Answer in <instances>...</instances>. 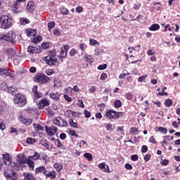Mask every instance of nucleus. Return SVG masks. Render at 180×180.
<instances>
[{"label": "nucleus", "instance_id": "obj_11", "mask_svg": "<svg viewBox=\"0 0 180 180\" xmlns=\"http://www.w3.org/2000/svg\"><path fill=\"white\" fill-rule=\"evenodd\" d=\"M0 75H6V77H9V78L15 77L13 72H11V70L4 68H0Z\"/></svg>", "mask_w": 180, "mask_h": 180}, {"label": "nucleus", "instance_id": "obj_18", "mask_svg": "<svg viewBox=\"0 0 180 180\" xmlns=\"http://www.w3.org/2000/svg\"><path fill=\"white\" fill-rule=\"evenodd\" d=\"M41 143L44 147H45V148H46V150L53 149V145L51 143H49V141L46 140H42Z\"/></svg>", "mask_w": 180, "mask_h": 180}, {"label": "nucleus", "instance_id": "obj_54", "mask_svg": "<svg viewBox=\"0 0 180 180\" xmlns=\"http://www.w3.org/2000/svg\"><path fill=\"white\" fill-rule=\"evenodd\" d=\"M2 40L6 41V34H5L4 33L0 34V41Z\"/></svg>", "mask_w": 180, "mask_h": 180}, {"label": "nucleus", "instance_id": "obj_40", "mask_svg": "<svg viewBox=\"0 0 180 180\" xmlns=\"http://www.w3.org/2000/svg\"><path fill=\"white\" fill-rule=\"evenodd\" d=\"M54 26H56V22H50L48 24V27H49V31L51 32V30L54 27Z\"/></svg>", "mask_w": 180, "mask_h": 180}, {"label": "nucleus", "instance_id": "obj_7", "mask_svg": "<svg viewBox=\"0 0 180 180\" xmlns=\"http://www.w3.org/2000/svg\"><path fill=\"white\" fill-rule=\"evenodd\" d=\"M105 115L108 119H119V117L120 115H122V112L109 110L107 111Z\"/></svg>", "mask_w": 180, "mask_h": 180}, {"label": "nucleus", "instance_id": "obj_14", "mask_svg": "<svg viewBox=\"0 0 180 180\" xmlns=\"http://www.w3.org/2000/svg\"><path fill=\"white\" fill-rule=\"evenodd\" d=\"M50 105V101L42 98L38 103V108L39 109H44L45 106H49Z\"/></svg>", "mask_w": 180, "mask_h": 180}, {"label": "nucleus", "instance_id": "obj_64", "mask_svg": "<svg viewBox=\"0 0 180 180\" xmlns=\"http://www.w3.org/2000/svg\"><path fill=\"white\" fill-rule=\"evenodd\" d=\"M125 168H126V169L131 170V169H133V166H131V165H130L129 163H127L125 165Z\"/></svg>", "mask_w": 180, "mask_h": 180}, {"label": "nucleus", "instance_id": "obj_51", "mask_svg": "<svg viewBox=\"0 0 180 180\" xmlns=\"http://www.w3.org/2000/svg\"><path fill=\"white\" fill-rule=\"evenodd\" d=\"M106 68H108V65L106 64H104V65H100L98 67V70H106Z\"/></svg>", "mask_w": 180, "mask_h": 180}, {"label": "nucleus", "instance_id": "obj_34", "mask_svg": "<svg viewBox=\"0 0 180 180\" xmlns=\"http://www.w3.org/2000/svg\"><path fill=\"white\" fill-rule=\"evenodd\" d=\"M45 176H47L48 178H56V172H51L48 173L46 171V174H45Z\"/></svg>", "mask_w": 180, "mask_h": 180}, {"label": "nucleus", "instance_id": "obj_56", "mask_svg": "<svg viewBox=\"0 0 180 180\" xmlns=\"http://www.w3.org/2000/svg\"><path fill=\"white\" fill-rule=\"evenodd\" d=\"M148 56H154L155 54V51L153 49H149L147 52Z\"/></svg>", "mask_w": 180, "mask_h": 180}, {"label": "nucleus", "instance_id": "obj_29", "mask_svg": "<svg viewBox=\"0 0 180 180\" xmlns=\"http://www.w3.org/2000/svg\"><path fill=\"white\" fill-rule=\"evenodd\" d=\"M27 9H28L30 12H32L33 9H34V5L33 4V2L30 1L27 4Z\"/></svg>", "mask_w": 180, "mask_h": 180}, {"label": "nucleus", "instance_id": "obj_44", "mask_svg": "<svg viewBox=\"0 0 180 180\" xmlns=\"http://www.w3.org/2000/svg\"><path fill=\"white\" fill-rule=\"evenodd\" d=\"M129 72H123V73H121L119 76V78L120 79H124L126 78V76L127 75H129Z\"/></svg>", "mask_w": 180, "mask_h": 180}, {"label": "nucleus", "instance_id": "obj_12", "mask_svg": "<svg viewBox=\"0 0 180 180\" xmlns=\"http://www.w3.org/2000/svg\"><path fill=\"white\" fill-rule=\"evenodd\" d=\"M32 94L34 96V101H36V99H40V98H43V94L37 91V86H34L32 88Z\"/></svg>", "mask_w": 180, "mask_h": 180}, {"label": "nucleus", "instance_id": "obj_2", "mask_svg": "<svg viewBox=\"0 0 180 180\" xmlns=\"http://www.w3.org/2000/svg\"><path fill=\"white\" fill-rule=\"evenodd\" d=\"M13 102L18 106H25L27 103L26 96L22 94H17L14 96Z\"/></svg>", "mask_w": 180, "mask_h": 180}, {"label": "nucleus", "instance_id": "obj_45", "mask_svg": "<svg viewBox=\"0 0 180 180\" xmlns=\"http://www.w3.org/2000/svg\"><path fill=\"white\" fill-rule=\"evenodd\" d=\"M100 79L101 81H105V79H108V75L106 73H102Z\"/></svg>", "mask_w": 180, "mask_h": 180}, {"label": "nucleus", "instance_id": "obj_1", "mask_svg": "<svg viewBox=\"0 0 180 180\" xmlns=\"http://www.w3.org/2000/svg\"><path fill=\"white\" fill-rule=\"evenodd\" d=\"M12 18L8 15H2L0 17L1 29H9L12 27Z\"/></svg>", "mask_w": 180, "mask_h": 180}, {"label": "nucleus", "instance_id": "obj_59", "mask_svg": "<svg viewBox=\"0 0 180 180\" xmlns=\"http://www.w3.org/2000/svg\"><path fill=\"white\" fill-rule=\"evenodd\" d=\"M70 134L71 136H73L74 137H78V134H77V132L75 130H71L70 131Z\"/></svg>", "mask_w": 180, "mask_h": 180}, {"label": "nucleus", "instance_id": "obj_19", "mask_svg": "<svg viewBox=\"0 0 180 180\" xmlns=\"http://www.w3.org/2000/svg\"><path fill=\"white\" fill-rule=\"evenodd\" d=\"M6 53L8 55V57H13L14 58L16 57V51L12 48L7 49Z\"/></svg>", "mask_w": 180, "mask_h": 180}, {"label": "nucleus", "instance_id": "obj_21", "mask_svg": "<svg viewBox=\"0 0 180 180\" xmlns=\"http://www.w3.org/2000/svg\"><path fill=\"white\" fill-rule=\"evenodd\" d=\"M26 32L27 36L28 37H33L34 36H36V34H37V32L36 31V30L29 28L26 30Z\"/></svg>", "mask_w": 180, "mask_h": 180}, {"label": "nucleus", "instance_id": "obj_22", "mask_svg": "<svg viewBox=\"0 0 180 180\" xmlns=\"http://www.w3.org/2000/svg\"><path fill=\"white\" fill-rule=\"evenodd\" d=\"M49 97L54 101H60V94L58 92L50 94Z\"/></svg>", "mask_w": 180, "mask_h": 180}, {"label": "nucleus", "instance_id": "obj_55", "mask_svg": "<svg viewBox=\"0 0 180 180\" xmlns=\"http://www.w3.org/2000/svg\"><path fill=\"white\" fill-rule=\"evenodd\" d=\"M89 41L90 46H95V44H99V43H98L95 39H90Z\"/></svg>", "mask_w": 180, "mask_h": 180}, {"label": "nucleus", "instance_id": "obj_16", "mask_svg": "<svg viewBox=\"0 0 180 180\" xmlns=\"http://www.w3.org/2000/svg\"><path fill=\"white\" fill-rule=\"evenodd\" d=\"M41 173L44 174V175L47 174V170L46 169V167L44 166H41L35 169V174H41Z\"/></svg>", "mask_w": 180, "mask_h": 180}, {"label": "nucleus", "instance_id": "obj_48", "mask_svg": "<svg viewBox=\"0 0 180 180\" xmlns=\"http://www.w3.org/2000/svg\"><path fill=\"white\" fill-rule=\"evenodd\" d=\"M165 105L167 108H169V106H172V100L167 99L165 102Z\"/></svg>", "mask_w": 180, "mask_h": 180}, {"label": "nucleus", "instance_id": "obj_57", "mask_svg": "<svg viewBox=\"0 0 180 180\" xmlns=\"http://www.w3.org/2000/svg\"><path fill=\"white\" fill-rule=\"evenodd\" d=\"M147 151H148V148L147 147V146L143 145L142 146V148H141V152L142 153H147Z\"/></svg>", "mask_w": 180, "mask_h": 180}, {"label": "nucleus", "instance_id": "obj_63", "mask_svg": "<svg viewBox=\"0 0 180 180\" xmlns=\"http://www.w3.org/2000/svg\"><path fill=\"white\" fill-rule=\"evenodd\" d=\"M46 74L47 75H53V70L52 69H46Z\"/></svg>", "mask_w": 180, "mask_h": 180}, {"label": "nucleus", "instance_id": "obj_15", "mask_svg": "<svg viewBox=\"0 0 180 180\" xmlns=\"http://www.w3.org/2000/svg\"><path fill=\"white\" fill-rule=\"evenodd\" d=\"M98 168L102 171V172H110L109 165H106V163L105 162L98 164Z\"/></svg>", "mask_w": 180, "mask_h": 180}, {"label": "nucleus", "instance_id": "obj_3", "mask_svg": "<svg viewBox=\"0 0 180 180\" xmlns=\"http://www.w3.org/2000/svg\"><path fill=\"white\" fill-rule=\"evenodd\" d=\"M26 164V160L19 155L17 157V162H11L10 165L14 169H18L19 167H23V165Z\"/></svg>", "mask_w": 180, "mask_h": 180}, {"label": "nucleus", "instance_id": "obj_43", "mask_svg": "<svg viewBox=\"0 0 180 180\" xmlns=\"http://www.w3.org/2000/svg\"><path fill=\"white\" fill-rule=\"evenodd\" d=\"M33 43H35V44H37L39 41H41V36L38 35L34 40H32Z\"/></svg>", "mask_w": 180, "mask_h": 180}, {"label": "nucleus", "instance_id": "obj_4", "mask_svg": "<svg viewBox=\"0 0 180 180\" xmlns=\"http://www.w3.org/2000/svg\"><path fill=\"white\" fill-rule=\"evenodd\" d=\"M36 82H39L41 85H44L47 82H50V77L45 75H39L35 77Z\"/></svg>", "mask_w": 180, "mask_h": 180}, {"label": "nucleus", "instance_id": "obj_23", "mask_svg": "<svg viewBox=\"0 0 180 180\" xmlns=\"http://www.w3.org/2000/svg\"><path fill=\"white\" fill-rule=\"evenodd\" d=\"M30 158V156H28L27 160V164L30 167V168H31V169H34V162H33Z\"/></svg>", "mask_w": 180, "mask_h": 180}, {"label": "nucleus", "instance_id": "obj_10", "mask_svg": "<svg viewBox=\"0 0 180 180\" xmlns=\"http://www.w3.org/2000/svg\"><path fill=\"white\" fill-rule=\"evenodd\" d=\"M6 36V41H10V43H15V39H16V34L13 31H10Z\"/></svg>", "mask_w": 180, "mask_h": 180}, {"label": "nucleus", "instance_id": "obj_58", "mask_svg": "<svg viewBox=\"0 0 180 180\" xmlns=\"http://www.w3.org/2000/svg\"><path fill=\"white\" fill-rule=\"evenodd\" d=\"M84 115H85V117H87V118L91 117V112L86 110H84Z\"/></svg>", "mask_w": 180, "mask_h": 180}, {"label": "nucleus", "instance_id": "obj_62", "mask_svg": "<svg viewBox=\"0 0 180 180\" xmlns=\"http://www.w3.org/2000/svg\"><path fill=\"white\" fill-rule=\"evenodd\" d=\"M64 98L68 102H71L72 101V98L71 97L68 96V95L65 94L64 95Z\"/></svg>", "mask_w": 180, "mask_h": 180}, {"label": "nucleus", "instance_id": "obj_53", "mask_svg": "<svg viewBox=\"0 0 180 180\" xmlns=\"http://www.w3.org/2000/svg\"><path fill=\"white\" fill-rule=\"evenodd\" d=\"M89 92H90V94H95V92H96V86H92L89 89Z\"/></svg>", "mask_w": 180, "mask_h": 180}, {"label": "nucleus", "instance_id": "obj_35", "mask_svg": "<svg viewBox=\"0 0 180 180\" xmlns=\"http://www.w3.org/2000/svg\"><path fill=\"white\" fill-rule=\"evenodd\" d=\"M27 51L30 54H34V53H36V48L34 47V46H30L28 47Z\"/></svg>", "mask_w": 180, "mask_h": 180}, {"label": "nucleus", "instance_id": "obj_52", "mask_svg": "<svg viewBox=\"0 0 180 180\" xmlns=\"http://www.w3.org/2000/svg\"><path fill=\"white\" fill-rule=\"evenodd\" d=\"M69 54H70V56H71V57H74V56H75V54H77V50H75V49H71L70 50V53H69Z\"/></svg>", "mask_w": 180, "mask_h": 180}, {"label": "nucleus", "instance_id": "obj_46", "mask_svg": "<svg viewBox=\"0 0 180 180\" xmlns=\"http://www.w3.org/2000/svg\"><path fill=\"white\" fill-rule=\"evenodd\" d=\"M148 75H142L141 77H139L138 81L139 82H144L146 78H147Z\"/></svg>", "mask_w": 180, "mask_h": 180}, {"label": "nucleus", "instance_id": "obj_32", "mask_svg": "<svg viewBox=\"0 0 180 180\" xmlns=\"http://www.w3.org/2000/svg\"><path fill=\"white\" fill-rule=\"evenodd\" d=\"M130 133L132 134H139V129L136 127H133L129 130Z\"/></svg>", "mask_w": 180, "mask_h": 180}, {"label": "nucleus", "instance_id": "obj_25", "mask_svg": "<svg viewBox=\"0 0 180 180\" xmlns=\"http://www.w3.org/2000/svg\"><path fill=\"white\" fill-rule=\"evenodd\" d=\"M155 131H160L161 133H163V134H167V133L168 132V129L162 127L155 128Z\"/></svg>", "mask_w": 180, "mask_h": 180}, {"label": "nucleus", "instance_id": "obj_49", "mask_svg": "<svg viewBox=\"0 0 180 180\" xmlns=\"http://www.w3.org/2000/svg\"><path fill=\"white\" fill-rule=\"evenodd\" d=\"M149 143H152L153 144H157V141H155V138L153 136H151L149 138Z\"/></svg>", "mask_w": 180, "mask_h": 180}, {"label": "nucleus", "instance_id": "obj_37", "mask_svg": "<svg viewBox=\"0 0 180 180\" xmlns=\"http://www.w3.org/2000/svg\"><path fill=\"white\" fill-rule=\"evenodd\" d=\"M54 168L55 169L60 171V169H63V165H61L60 163H55Z\"/></svg>", "mask_w": 180, "mask_h": 180}, {"label": "nucleus", "instance_id": "obj_28", "mask_svg": "<svg viewBox=\"0 0 180 180\" xmlns=\"http://www.w3.org/2000/svg\"><path fill=\"white\" fill-rule=\"evenodd\" d=\"M86 148L88 147V143H86V141L82 140L79 142V148Z\"/></svg>", "mask_w": 180, "mask_h": 180}, {"label": "nucleus", "instance_id": "obj_13", "mask_svg": "<svg viewBox=\"0 0 180 180\" xmlns=\"http://www.w3.org/2000/svg\"><path fill=\"white\" fill-rule=\"evenodd\" d=\"M2 160L6 165H11V162L12 161V158L8 153L2 154Z\"/></svg>", "mask_w": 180, "mask_h": 180}, {"label": "nucleus", "instance_id": "obj_5", "mask_svg": "<svg viewBox=\"0 0 180 180\" xmlns=\"http://www.w3.org/2000/svg\"><path fill=\"white\" fill-rule=\"evenodd\" d=\"M44 61H45L49 65H56V63H57V58L56 56L50 54L44 58Z\"/></svg>", "mask_w": 180, "mask_h": 180}, {"label": "nucleus", "instance_id": "obj_8", "mask_svg": "<svg viewBox=\"0 0 180 180\" xmlns=\"http://www.w3.org/2000/svg\"><path fill=\"white\" fill-rule=\"evenodd\" d=\"M45 130L46 134L50 137H53V136L56 135L57 131L58 130L56 127L51 126V127H45Z\"/></svg>", "mask_w": 180, "mask_h": 180}, {"label": "nucleus", "instance_id": "obj_20", "mask_svg": "<svg viewBox=\"0 0 180 180\" xmlns=\"http://www.w3.org/2000/svg\"><path fill=\"white\" fill-rule=\"evenodd\" d=\"M20 120L22 122V123H23V124H25L26 126H29V124H32V120L26 118L23 116L20 117Z\"/></svg>", "mask_w": 180, "mask_h": 180}, {"label": "nucleus", "instance_id": "obj_17", "mask_svg": "<svg viewBox=\"0 0 180 180\" xmlns=\"http://www.w3.org/2000/svg\"><path fill=\"white\" fill-rule=\"evenodd\" d=\"M68 50H70V46L68 45H65L63 48H62L60 51V57H67Z\"/></svg>", "mask_w": 180, "mask_h": 180}, {"label": "nucleus", "instance_id": "obj_31", "mask_svg": "<svg viewBox=\"0 0 180 180\" xmlns=\"http://www.w3.org/2000/svg\"><path fill=\"white\" fill-rule=\"evenodd\" d=\"M34 127L35 130H37V131H39V130H41V131H43V130H44V127H41L39 124H34Z\"/></svg>", "mask_w": 180, "mask_h": 180}, {"label": "nucleus", "instance_id": "obj_38", "mask_svg": "<svg viewBox=\"0 0 180 180\" xmlns=\"http://www.w3.org/2000/svg\"><path fill=\"white\" fill-rule=\"evenodd\" d=\"M114 105L117 108H122V101H120V100H116L114 103Z\"/></svg>", "mask_w": 180, "mask_h": 180}, {"label": "nucleus", "instance_id": "obj_42", "mask_svg": "<svg viewBox=\"0 0 180 180\" xmlns=\"http://www.w3.org/2000/svg\"><path fill=\"white\" fill-rule=\"evenodd\" d=\"M27 144H34V143H36V139L33 138H27Z\"/></svg>", "mask_w": 180, "mask_h": 180}, {"label": "nucleus", "instance_id": "obj_33", "mask_svg": "<svg viewBox=\"0 0 180 180\" xmlns=\"http://www.w3.org/2000/svg\"><path fill=\"white\" fill-rule=\"evenodd\" d=\"M40 158V155L37 153H35L34 155L30 156V160H33L34 161H37Z\"/></svg>", "mask_w": 180, "mask_h": 180}, {"label": "nucleus", "instance_id": "obj_27", "mask_svg": "<svg viewBox=\"0 0 180 180\" xmlns=\"http://www.w3.org/2000/svg\"><path fill=\"white\" fill-rule=\"evenodd\" d=\"M60 12L62 15H68L70 13V11L65 7H61L60 8Z\"/></svg>", "mask_w": 180, "mask_h": 180}, {"label": "nucleus", "instance_id": "obj_39", "mask_svg": "<svg viewBox=\"0 0 180 180\" xmlns=\"http://www.w3.org/2000/svg\"><path fill=\"white\" fill-rule=\"evenodd\" d=\"M20 23L25 26V25H27V23H30V21L27 18H22L20 20Z\"/></svg>", "mask_w": 180, "mask_h": 180}, {"label": "nucleus", "instance_id": "obj_60", "mask_svg": "<svg viewBox=\"0 0 180 180\" xmlns=\"http://www.w3.org/2000/svg\"><path fill=\"white\" fill-rule=\"evenodd\" d=\"M131 159L132 161H137V160H139V155H132L131 156Z\"/></svg>", "mask_w": 180, "mask_h": 180}, {"label": "nucleus", "instance_id": "obj_26", "mask_svg": "<svg viewBox=\"0 0 180 180\" xmlns=\"http://www.w3.org/2000/svg\"><path fill=\"white\" fill-rule=\"evenodd\" d=\"M69 124L72 127H75V129H78V124H77V122L74 121L72 118L69 120Z\"/></svg>", "mask_w": 180, "mask_h": 180}, {"label": "nucleus", "instance_id": "obj_47", "mask_svg": "<svg viewBox=\"0 0 180 180\" xmlns=\"http://www.w3.org/2000/svg\"><path fill=\"white\" fill-rule=\"evenodd\" d=\"M101 53H103V49H95V51H94L95 56H99V54H101Z\"/></svg>", "mask_w": 180, "mask_h": 180}, {"label": "nucleus", "instance_id": "obj_24", "mask_svg": "<svg viewBox=\"0 0 180 180\" xmlns=\"http://www.w3.org/2000/svg\"><path fill=\"white\" fill-rule=\"evenodd\" d=\"M149 30L151 32H155V30H160V25L153 24L149 27Z\"/></svg>", "mask_w": 180, "mask_h": 180}, {"label": "nucleus", "instance_id": "obj_36", "mask_svg": "<svg viewBox=\"0 0 180 180\" xmlns=\"http://www.w3.org/2000/svg\"><path fill=\"white\" fill-rule=\"evenodd\" d=\"M84 157L85 158H86V160L88 161H92L93 157H92V155L91 153H84Z\"/></svg>", "mask_w": 180, "mask_h": 180}, {"label": "nucleus", "instance_id": "obj_41", "mask_svg": "<svg viewBox=\"0 0 180 180\" xmlns=\"http://www.w3.org/2000/svg\"><path fill=\"white\" fill-rule=\"evenodd\" d=\"M125 98L127 99V101H131V99H133V94L130 92H128L126 94Z\"/></svg>", "mask_w": 180, "mask_h": 180}, {"label": "nucleus", "instance_id": "obj_9", "mask_svg": "<svg viewBox=\"0 0 180 180\" xmlns=\"http://www.w3.org/2000/svg\"><path fill=\"white\" fill-rule=\"evenodd\" d=\"M4 176L8 179L15 180L16 179V173L13 170L8 169L4 171Z\"/></svg>", "mask_w": 180, "mask_h": 180}, {"label": "nucleus", "instance_id": "obj_30", "mask_svg": "<svg viewBox=\"0 0 180 180\" xmlns=\"http://www.w3.org/2000/svg\"><path fill=\"white\" fill-rule=\"evenodd\" d=\"M84 58L87 63H92L93 61L92 56L89 54H87V53L84 54Z\"/></svg>", "mask_w": 180, "mask_h": 180}, {"label": "nucleus", "instance_id": "obj_6", "mask_svg": "<svg viewBox=\"0 0 180 180\" xmlns=\"http://www.w3.org/2000/svg\"><path fill=\"white\" fill-rule=\"evenodd\" d=\"M53 123L56 124V126H58L59 127H67V126H68L67 121L63 120L60 117L54 118Z\"/></svg>", "mask_w": 180, "mask_h": 180}, {"label": "nucleus", "instance_id": "obj_61", "mask_svg": "<svg viewBox=\"0 0 180 180\" xmlns=\"http://www.w3.org/2000/svg\"><path fill=\"white\" fill-rule=\"evenodd\" d=\"M53 34H54V36L58 37L61 34V32L58 30H53Z\"/></svg>", "mask_w": 180, "mask_h": 180}, {"label": "nucleus", "instance_id": "obj_50", "mask_svg": "<svg viewBox=\"0 0 180 180\" xmlns=\"http://www.w3.org/2000/svg\"><path fill=\"white\" fill-rule=\"evenodd\" d=\"M65 115L67 116V117H72V110L66 111Z\"/></svg>", "mask_w": 180, "mask_h": 180}]
</instances>
